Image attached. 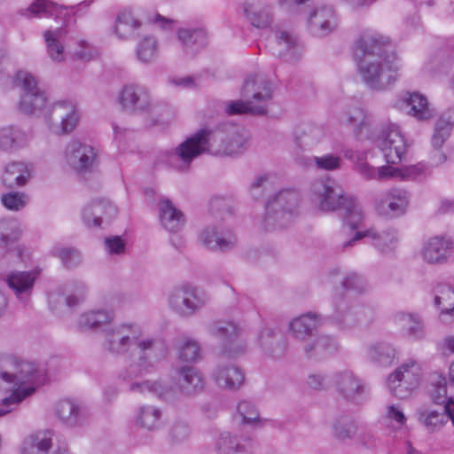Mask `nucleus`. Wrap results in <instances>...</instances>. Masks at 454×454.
I'll use <instances>...</instances> for the list:
<instances>
[{
  "label": "nucleus",
  "instance_id": "nucleus-1",
  "mask_svg": "<svg viewBox=\"0 0 454 454\" xmlns=\"http://www.w3.org/2000/svg\"><path fill=\"white\" fill-rule=\"evenodd\" d=\"M248 140L247 132L236 125L224 124L214 130L203 128L186 137L176 146L160 151L157 162L176 172L185 174L201 155L239 154L247 149Z\"/></svg>",
  "mask_w": 454,
  "mask_h": 454
},
{
  "label": "nucleus",
  "instance_id": "nucleus-2",
  "mask_svg": "<svg viewBox=\"0 0 454 454\" xmlns=\"http://www.w3.org/2000/svg\"><path fill=\"white\" fill-rule=\"evenodd\" d=\"M103 347L112 355L137 357L141 369L138 371L137 366L130 365L120 374L123 380L143 376V372L146 371L147 367H152L151 359L156 357L158 351L161 349L160 340L145 336L143 328L136 323H121L106 328Z\"/></svg>",
  "mask_w": 454,
  "mask_h": 454
},
{
  "label": "nucleus",
  "instance_id": "nucleus-3",
  "mask_svg": "<svg viewBox=\"0 0 454 454\" xmlns=\"http://www.w3.org/2000/svg\"><path fill=\"white\" fill-rule=\"evenodd\" d=\"M311 200L324 212L342 210L348 226H344L338 233L337 241L356 230L362 223L364 215L361 205L352 197L345 194L330 178L316 180L310 189Z\"/></svg>",
  "mask_w": 454,
  "mask_h": 454
},
{
  "label": "nucleus",
  "instance_id": "nucleus-4",
  "mask_svg": "<svg viewBox=\"0 0 454 454\" xmlns=\"http://www.w3.org/2000/svg\"><path fill=\"white\" fill-rule=\"evenodd\" d=\"M0 379L12 386L11 395L0 401V417L11 412L13 405L33 395L46 380L45 371L28 361L10 358L6 369L0 372Z\"/></svg>",
  "mask_w": 454,
  "mask_h": 454
},
{
  "label": "nucleus",
  "instance_id": "nucleus-5",
  "mask_svg": "<svg viewBox=\"0 0 454 454\" xmlns=\"http://www.w3.org/2000/svg\"><path fill=\"white\" fill-rule=\"evenodd\" d=\"M241 96L243 99L225 103L228 115H265L273 98L272 83L263 74L251 75L244 82Z\"/></svg>",
  "mask_w": 454,
  "mask_h": 454
},
{
  "label": "nucleus",
  "instance_id": "nucleus-6",
  "mask_svg": "<svg viewBox=\"0 0 454 454\" xmlns=\"http://www.w3.org/2000/svg\"><path fill=\"white\" fill-rule=\"evenodd\" d=\"M377 143L388 165L377 168L376 180L397 178L398 168L392 167L390 164L399 163L406 151V143L399 127L392 122L383 125Z\"/></svg>",
  "mask_w": 454,
  "mask_h": 454
},
{
  "label": "nucleus",
  "instance_id": "nucleus-7",
  "mask_svg": "<svg viewBox=\"0 0 454 454\" xmlns=\"http://www.w3.org/2000/svg\"><path fill=\"white\" fill-rule=\"evenodd\" d=\"M300 200V193L293 189L277 193L266 204L264 229L274 231L287 227L298 214Z\"/></svg>",
  "mask_w": 454,
  "mask_h": 454
},
{
  "label": "nucleus",
  "instance_id": "nucleus-8",
  "mask_svg": "<svg viewBox=\"0 0 454 454\" xmlns=\"http://www.w3.org/2000/svg\"><path fill=\"white\" fill-rule=\"evenodd\" d=\"M363 82L370 90L381 91L389 89L399 77V60H357Z\"/></svg>",
  "mask_w": 454,
  "mask_h": 454
},
{
  "label": "nucleus",
  "instance_id": "nucleus-9",
  "mask_svg": "<svg viewBox=\"0 0 454 454\" xmlns=\"http://www.w3.org/2000/svg\"><path fill=\"white\" fill-rule=\"evenodd\" d=\"M14 84L22 90L19 109L25 114H38L46 106L44 91L37 86L36 78L29 72L20 70L14 77Z\"/></svg>",
  "mask_w": 454,
  "mask_h": 454
},
{
  "label": "nucleus",
  "instance_id": "nucleus-10",
  "mask_svg": "<svg viewBox=\"0 0 454 454\" xmlns=\"http://www.w3.org/2000/svg\"><path fill=\"white\" fill-rule=\"evenodd\" d=\"M354 55L356 60H398L387 37L378 33H364L356 41Z\"/></svg>",
  "mask_w": 454,
  "mask_h": 454
},
{
  "label": "nucleus",
  "instance_id": "nucleus-11",
  "mask_svg": "<svg viewBox=\"0 0 454 454\" xmlns=\"http://www.w3.org/2000/svg\"><path fill=\"white\" fill-rule=\"evenodd\" d=\"M367 312V308L358 299L342 295L333 301L331 318L340 329L347 330L366 322Z\"/></svg>",
  "mask_w": 454,
  "mask_h": 454
},
{
  "label": "nucleus",
  "instance_id": "nucleus-12",
  "mask_svg": "<svg viewBox=\"0 0 454 454\" xmlns=\"http://www.w3.org/2000/svg\"><path fill=\"white\" fill-rule=\"evenodd\" d=\"M353 230L347 236H344L337 242V247L342 251L348 250L356 245V243L363 238H369L372 245L381 252H387L395 247L398 237L397 231L392 227L378 230L370 228L365 231Z\"/></svg>",
  "mask_w": 454,
  "mask_h": 454
},
{
  "label": "nucleus",
  "instance_id": "nucleus-13",
  "mask_svg": "<svg viewBox=\"0 0 454 454\" xmlns=\"http://www.w3.org/2000/svg\"><path fill=\"white\" fill-rule=\"evenodd\" d=\"M207 294L192 285L176 287L168 296L170 308L183 317H190L206 305Z\"/></svg>",
  "mask_w": 454,
  "mask_h": 454
},
{
  "label": "nucleus",
  "instance_id": "nucleus-14",
  "mask_svg": "<svg viewBox=\"0 0 454 454\" xmlns=\"http://www.w3.org/2000/svg\"><path fill=\"white\" fill-rule=\"evenodd\" d=\"M240 331L231 321H215L207 326L208 333L220 341L223 353L230 357L246 351L247 346L239 337Z\"/></svg>",
  "mask_w": 454,
  "mask_h": 454
},
{
  "label": "nucleus",
  "instance_id": "nucleus-15",
  "mask_svg": "<svg viewBox=\"0 0 454 454\" xmlns=\"http://www.w3.org/2000/svg\"><path fill=\"white\" fill-rule=\"evenodd\" d=\"M331 380L338 395L346 402L359 404L364 401L366 384L353 371H337L333 373Z\"/></svg>",
  "mask_w": 454,
  "mask_h": 454
},
{
  "label": "nucleus",
  "instance_id": "nucleus-16",
  "mask_svg": "<svg viewBox=\"0 0 454 454\" xmlns=\"http://www.w3.org/2000/svg\"><path fill=\"white\" fill-rule=\"evenodd\" d=\"M117 100L121 109L129 114H145L152 109V98L148 89L137 83L123 85Z\"/></svg>",
  "mask_w": 454,
  "mask_h": 454
},
{
  "label": "nucleus",
  "instance_id": "nucleus-17",
  "mask_svg": "<svg viewBox=\"0 0 454 454\" xmlns=\"http://www.w3.org/2000/svg\"><path fill=\"white\" fill-rule=\"evenodd\" d=\"M454 127V110H448L442 114L437 120L431 139L432 151L430 160L433 166H439L444 163L447 157L442 152V147L449 138Z\"/></svg>",
  "mask_w": 454,
  "mask_h": 454
},
{
  "label": "nucleus",
  "instance_id": "nucleus-18",
  "mask_svg": "<svg viewBox=\"0 0 454 454\" xmlns=\"http://www.w3.org/2000/svg\"><path fill=\"white\" fill-rule=\"evenodd\" d=\"M40 275V270L29 271H11L6 277V284L12 291L18 301L26 308L31 300L35 280Z\"/></svg>",
  "mask_w": 454,
  "mask_h": 454
},
{
  "label": "nucleus",
  "instance_id": "nucleus-19",
  "mask_svg": "<svg viewBox=\"0 0 454 454\" xmlns=\"http://www.w3.org/2000/svg\"><path fill=\"white\" fill-rule=\"evenodd\" d=\"M200 239L207 248L213 251L228 252L237 246V237L233 231L222 226H207L200 232Z\"/></svg>",
  "mask_w": 454,
  "mask_h": 454
},
{
  "label": "nucleus",
  "instance_id": "nucleus-20",
  "mask_svg": "<svg viewBox=\"0 0 454 454\" xmlns=\"http://www.w3.org/2000/svg\"><path fill=\"white\" fill-rule=\"evenodd\" d=\"M338 27V20L333 8L320 6L313 9L308 17L309 33L318 38L325 37Z\"/></svg>",
  "mask_w": 454,
  "mask_h": 454
},
{
  "label": "nucleus",
  "instance_id": "nucleus-21",
  "mask_svg": "<svg viewBox=\"0 0 454 454\" xmlns=\"http://www.w3.org/2000/svg\"><path fill=\"white\" fill-rule=\"evenodd\" d=\"M323 323L324 317L321 314L309 311L293 318L288 329L294 340L303 343L317 336Z\"/></svg>",
  "mask_w": 454,
  "mask_h": 454
},
{
  "label": "nucleus",
  "instance_id": "nucleus-22",
  "mask_svg": "<svg viewBox=\"0 0 454 454\" xmlns=\"http://www.w3.org/2000/svg\"><path fill=\"white\" fill-rule=\"evenodd\" d=\"M66 157L70 167L79 173L90 171L97 161L95 149L78 140H73L67 145Z\"/></svg>",
  "mask_w": 454,
  "mask_h": 454
},
{
  "label": "nucleus",
  "instance_id": "nucleus-23",
  "mask_svg": "<svg viewBox=\"0 0 454 454\" xmlns=\"http://www.w3.org/2000/svg\"><path fill=\"white\" fill-rule=\"evenodd\" d=\"M49 123L53 124L55 121H60V132L67 134L74 129L79 121V113L75 104L72 101H59L54 103L45 114Z\"/></svg>",
  "mask_w": 454,
  "mask_h": 454
},
{
  "label": "nucleus",
  "instance_id": "nucleus-24",
  "mask_svg": "<svg viewBox=\"0 0 454 454\" xmlns=\"http://www.w3.org/2000/svg\"><path fill=\"white\" fill-rule=\"evenodd\" d=\"M453 248L451 239L442 236L431 237L424 241L420 254L422 259L430 264L446 262Z\"/></svg>",
  "mask_w": 454,
  "mask_h": 454
},
{
  "label": "nucleus",
  "instance_id": "nucleus-25",
  "mask_svg": "<svg viewBox=\"0 0 454 454\" xmlns=\"http://www.w3.org/2000/svg\"><path fill=\"white\" fill-rule=\"evenodd\" d=\"M212 379L218 387L237 391L245 383V373L237 365L224 364L215 367L212 373Z\"/></svg>",
  "mask_w": 454,
  "mask_h": 454
},
{
  "label": "nucleus",
  "instance_id": "nucleus-26",
  "mask_svg": "<svg viewBox=\"0 0 454 454\" xmlns=\"http://www.w3.org/2000/svg\"><path fill=\"white\" fill-rule=\"evenodd\" d=\"M129 390L138 394L151 393L166 402H175L178 399V390L176 387L160 380L133 381L129 384Z\"/></svg>",
  "mask_w": 454,
  "mask_h": 454
},
{
  "label": "nucleus",
  "instance_id": "nucleus-27",
  "mask_svg": "<svg viewBox=\"0 0 454 454\" xmlns=\"http://www.w3.org/2000/svg\"><path fill=\"white\" fill-rule=\"evenodd\" d=\"M177 387L180 394L193 396L203 391L205 380L202 374L193 366H182L176 369Z\"/></svg>",
  "mask_w": 454,
  "mask_h": 454
},
{
  "label": "nucleus",
  "instance_id": "nucleus-28",
  "mask_svg": "<svg viewBox=\"0 0 454 454\" xmlns=\"http://www.w3.org/2000/svg\"><path fill=\"white\" fill-rule=\"evenodd\" d=\"M409 201L410 195L407 191L392 188L386 192L379 210L387 216L398 217L406 212Z\"/></svg>",
  "mask_w": 454,
  "mask_h": 454
},
{
  "label": "nucleus",
  "instance_id": "nucleus-29",
  "mask_svg": "<svg viewBox=\"0 0 454 454\" xmlns=\"http://www.w3.org/2000/svg\"><path fill=\"white\" fill-rule=\"evenodd\" d=\"M54 431L37 430L28 434L22 442L21 454H52Z\"/></svg>",
  "mask_w": 454,
  "mask_h": 454
},
{
  "label": "nucleus",
  "instance_id": "nucleus-30",
  "mask_svg": "<svg viewBox=\"0 0 454 454\" xmlns=\"http://www.w3.org/2000/svg\"><path fill=\"white\" fill-rule=\"evenodd\" d=\"M117 208L110 201L98 200L89 203L82 210V219L88 227H99L104 217L112 218Z\"/></svg>",
  "mask_w": 454,
  "mask_h": 454
},
{
  "label": "nucleus",
  "instance_id": "nucleus-31",
  "mask_svg": "<svg viewBox=\"0 0 454 454\" xmlns=\"http://www.w3.org/2000/svg\"><path fill=\"white\" fill-rule=\"evenodd\" d=\"M270 43L273 54L279 57L289 56L290 59H297L301 51L297 36L287 30L275 31L274 41Z\"/></svg>",
  "mask_w": 454,
  "mask_h": 454
},
{
  "label": "nucleus",
  "instance_id": "nucleus-32",
  "mask_svg": "<svg viewBox=\"0 0 454 454\" xmlns=\"http://www.w3.org/2000/svg\"><path fill=\"white\" fill-rule=\"evenodd\" d=\"M141 27L142 22L135 17L133 12L125 8L117 13L113 32L120 40H130L137 35Z\"/></svg>",
  "mask_w": 454,
  "mask_h": 454
},
{
  "label": "nucleus",
  "instance_id": "nucleus-33",
  "mask_svg": "<svg viewBox=\"0 0 454 454\" xmlns=\"http://www.w3.org/2000/svg\"><path fill=\"white\" fill-rule=\"evenodd\" d=\"M31 167L22 161L8 163L2 175V183L6 187L12 189L25 186L31 178Z\"/></svg>",
  "mask_w": 454,
  "mask_h": 454
},
{
  "label": "nucleus",
  "instance_id": "nucleus-34",
  "mask_svg": "<svg viewBox=\"0 0 454 454\" xmlns=\"http://www.w3.org/2000/svg\"><path fill=\"white\" fill-rule=\"evenodd\" d=\"M114 319V312L111 309H94L81 314L76 325L81 332L101 329L111 324Z\"/></svg>",
  "mask_w": 454,
  "mask_h": 454
},
{
  "label": "nucleus",
  "instance_id": "nucleus-35",
  "mask_svg": "<svg viewBox=\"0 0 454 454\" xmlns=\"http://www.w3.org/2000/svg\"><path fill=\"white\" fill-rule=\"evenodd\" d=\"M43 35L49 58L56 63L65 61L64 40L67 35L66 28L57 27L55 29H47L43 32Z\"/></svg>",
  "mask_w": 454,
  "mask_h": 454
},
{
  "label": "nucleus",
  "instance_id": "nucleus-36",
  "mask_svg": "<svg viewBox=\"0 0 454 454\" xmlns=\"http://www.w3.org/2000/svg\"><path fill=\"white\" fill-rule=\"evenodd\" d=\"M27 134L16 125L0 127V151L12 153L27 145Z\"/></svg>",
  "mask_w": 454,
  "mask_h": 454
},
{
  "label": "nucleus",
  "instance_id": "nucleus-37",
  "mask_svg": "<svg viewBox=\"0 0 454 454\" xmlns=\"http://www.w3.org/2000/svg\"><path fill=\"white\" fill-rule=\"evenodd\" d=\"M159 219L161 225L171 232H177L184 225V216L168 199H162L159 204Z\"/></svg>",
  "mask_w": 454,
  "mask_h": 454
},
{
  "label": "nucleus",
  "instance_id": "nucleus-38",
  "mask_svg": "<svg viewBox=\"0 0 454 454\" xmlns=\"http://www.w3.org/2000/svg\"><path fill=\"white\" fill-rule=\"evenodd\" d=\"M84 409L76 402L64 399L56 404L55 412L63 424L67 427L81 426L85 420Z\"/></svg>",
  "mask_w": 454,
  "mask_h": 454
},
{
  "label": "nucleus",
  "instance_id": "nucleus-39",
  "mask_svg": "<svg viewBox=\"0 0 454 454\" xmlns=\"http://www.w3.org/2000/svg\"><path fill=\"white\" fill-rule=\"evenodd\" d=\"M86 290L85 285L80 283L74 294L66 295L59 291L51 293L48 298L49 306L55 312H61L66 308H74L84 300Z\"/></svg>",
  "mask_w": 454,
  "mask_h": 454
},
{
  "label": "nucleus",
  "instance_id": "nucleus-40",
  "mask_svg": "<svg viewBox=\"0 0 454 454\" xmlns=\"http://www.w3.org/2000/svg\"><path fill=\"white\" fill-rule=\"evenodd\" d=\"M402 104L407 113L419 121H427L434 116V110L429 107L427 98L419 93H406Z\"/></svg>",
  "mask_w": 454,
  "mask_h": 454
},
{
  "label": "nucleus",
  "instance_id": "nucleus-41",
  "mask_svg": "<svg viewBox=\"0 0 454 454\" xmlns=\"http://www.w3.org/2000/svg\"><path fill=\"white\" fill-rule=\"evenodd\" d=\"M303 351L308 358L319 359L338 348L336 340L329 335H321L303 342Z\"/></svg>",
  "mask_w": 454,
  "mask_h": 454
},
{
  "label": "nucleus",
  "instance_id": "nucleus-42",
  "mask_svg": "<svg viewBox=\"0 0 454 454\" xmlns=\"http://www.w3.org/2000/svg\"><path fill=\"white\" fill-rule=\"evenodd\" d=\"M177 36L184 51L192 56L207 44V32L202 28H180Z\"/></svg>",
  "mask_w": 454,
  "mask_h": 454
},
{
  "label": "nucleus",
  "instance_id": "nucleus-43",
  "mask_svg": "<svg viewBox=\"0 0 454 454\" xmlns=\"http://www.w3.org/2000/svg\"><path fill=\"white\" fill-rule=\"evenodd\" d=\"M258 341L263 351L272 356L280 358L285 351L282 334L275 329L264 327L259 333Z\"/></svg>",
  "mask_w": 454,
  "mask_h": 454
},
{
  "label": "nucleus",
  "instance_id": "nucleus-44",
  "mask_svg": "<svg viewBox=\"0 0 454 454\" xmlns=\"http://www.w3.org/2000/svg\"><path fill=\"white\" fill-rule=\"evenodd\" d=\"M357 429L355 419L346 414L337 416L331 424L332 435L339 442L351 441L356 434Z\"/></svg>",
  "mask_w": 454,
  "mask_h": 454
},
{
  "label": "nucleus",
  "instance_id": "nucleus-45",
  "mask_svg": "<svg viewBox=\"0 0 454 454\" xmlns=\"http://www.w3.org/2000/svg\"><path fill=\"white\" fill-rule=\"evenodd\" d=\"M434 305L441 311L442 321L448 323L454 311V289L446 284H440L434 290Z\"/></svg>",
  "mask_w": 454,
  "mask_h": 454
},
{
  "label": "nucleus",
  "instance_id": "nucleus-46",
  "mask_svg": "<svg viewBox=\"0 0 454 454\" xmlns=\"http://www.w3.org/2000/svg\"><path fill=\"white\" fill-rule=\"evenodd\" d=\"M161 411L153 405H143L137 413L135 424L137 427L147 430L155 431L160 428Z\"/></svg>",
  "mask_w": 454,
  "mask_h": 454
},
{
  "label": "nucleus",
  "instance_id": "nucleus-47",
  "mask_svg": "<svg viewBox=\"0 0 454 454\" xmlns=\"http://www.w3.org/2000/svg\"><path fill=\"white\" fill-rule=\"evenodd\" d=\"M395 324L401 327L409 336L419 339L423 336L424 326L420 317L417 314L397 312L395 315Z\"/></svg>",
  "mask_w": 454,
  "mask_h": 454
},
{
  "label": "nucleus",
  "instance_id": "nucleus-48",
  "mask_svg": "<svg viewBox=\"0 0 454 454\" xmlns=\"http://www.w3.org/2000/svg\"><path fill=\"white\" fill-rule=\"evenodd\" d=\"M158 41L153 35L144 36L137 43L136 54L137 59L145 64L153 62L158 56Z\"/></svg>",
  "mask_w": 454,
  "mask_h": 454
},
{
  "label": "nucleus",
  "instance_id": "nucleus-49",
  "mask_svg": "<svg viewBox=\"0 0 454 454\" xmlns=\"http://www.w3.org/2000/svg\"><path fill=\"white\" fill-rule=\"evenodd\" d=\"M397 373L398 378L405 384L414 389L419 387L420 383V367L414 360L403 364L392 372V374Z\"/></svg>",
  "mask_w": 454,
  "mask_h": 454
},
{
  "label": "nucleus",
  "instance_id": "nucleus-50",
  "mask_svg": "<svg viewBox=\"0 0 454 454\" xmlns=\"http://www.w3.org/2000/svg\"><path fill=\"white\" fill-rule=\"evenodd\" d=\"M395 348L385 342L373 344L369 349V356L380 365L387 366L393 364L395 358Z\"/></svg>",
  "mask_w": 454,
  "mask_h": 454
},
{
  "label": "nucleus",
  "instance_id": "nucleus-51",
  "mask_svg": "<svg viewBox=\"0 0 454 454\" xmlns=\"http://www.w3.org/2000/svg\"><path fill=\"white\" fill-rule=\"evenodd\" d=\"M215 449L218 454H239L243 452L244 446L230 432H223L216 440Z\"/></svg>",
  "mask_w": 454,
  "mask_h": 454
},
{
  "label": "nucleus",
  "instance_id": "nucleus-52",
  "mask_svg": "<svg viewBox=\"0 0 454 454\" xmlns=\"http://www.w3.org/2000/svg\"><path fill=\"white\" fill-rule=\"evenodd\" d=\"M20 231L15 220H0V247L7 248L18 239Z\"/></svg>",
  "mask_w": 454,
  "mask_h": 454
},
{
  "label": "nucleus",
  "instance_id": "nucleus-53",
  "mask_svg": "<svg viewBox=\"0 0 454 454\" xmlns=\"http://www.w3.org/2000/svg\"><path fill=\"white\" fill-rule=\"evenodd\" d=\"M200 348L196 341L191 339L182 340L177 346V358L184 363H195L200 358Z\"/></svg>",
  "mask_w": 454,
  "mask_h": 454
},
{
  "label": "nucleus",
  "instance_id": "nucleus-54",
  "mask_svg": "<svg viewBox=\"0 0 454 454\" xmlns=\"http://www.w3.org/2000/svg\"><path fill=\"white\" fill-rule=\"evenodd\" d=\"M245 12L251 24L255 27H267L272 22V12L270 6H263L253 10L245 8Z\"/></svg>",
  "mask_w": 454,
  "mask_h": 454
},
{
  "label": "nucleus",
  "instance_id": "nucleus-55",
  "mask_svg": "<svg viewBox=\"0 0 454 454\" xmlns=\"http://www.w3.org/2000/svg\"><path fill=\"white\" fill-rule=\"evenodd\" d=\"M29 195L22 192H9L1 196L3 206L11 211H20L29 202Z\"/></svg>",
  "mask_w": 454,
  "mask_h": 454
},
{
  "label": "nucleus",
  "instance_id": "nucleus-56",
  "mask_svg": "<svg viewBox=\"0 0 454 454\" xmlns=\"http://www.w3.org/2000/svg\"><path fill=\"white\" fill-rule=\"evenodd\" d=\"M237 412L244 424L254 425L261 421L259 411L251 401H240L237 405Z\"/></svg>",
  "mask_w": 454,
  "mask_h": 454
},
{
  "label": "nucleus",
  "instance_id": "nucleus-57",
  "mask_svg": "<svg viewBox=\"0 0 454 454\" xmlns=\"http://www.w3.org/2000/svg\"><path fill=\"white\" fill-rule=\"evenodd\" d=\"M52 253L67 268H74L82 262L81 253L74 247H54Z\"/></svg>",
  "mask_w": 454,
  "mask_h": 454
},
{
  "label": "nucleus",
  "instance_id": "nucleus-58",
  "mask_svg": "<svg viewBox=\"0 0 454 454\" xmlns=\"http://www.w3.org/2000/svg\"><path fill=\"white\" fill-rule=\"evenodd\" d=\"M55 9V4L48 0H35L27 9L21 10L22 16L27 18L46 17L51 15Z\"/></svg>",
  "mask_w": 454,
  "mask_h": 454
},
{
  "label": "nucleus",
  "instance_id": "nucleus-59",
  "mask_svg": "<svg viewBox=\"0 0 454 454\" xmlns=\"http://www.w3.org/2000/svg\"><path fill=\"white\" fill-rule=\"evenodd\" d=\"M341 286L345 291H353L358 294H363L368 291L366 281L359 274L353 271L343 277Z\"/></svg>",
  "mask_w": 454,
  "mask_h": 454
},
{
  "label": "nucleus",
  "instance_id": "nucleus-60",
  "mask_svg": "<svg viewBox=\"0 0 454 454\" xmlns=\"http://www.w3.org/2000/svg\"><path fill=\"white\" fill-rule=\"evenodd\" d=\"M387 385L390 392L399 399H405L410 396L411 392L414 390L413 387L405 384L403 380L398 378L397 374H390L387 379Z\"/></svg>",
  "mask_w": 454,
  "mask_h": 454
},
{
  "label": "nucleus",
  "instance_id": "nucleus-61",
  "mask_svg": "<svg viewBox=\"0 0 454 454\" xmlns=\"http://www.w3.org/2000/svg\"><path fill=\"white\" fill-rule=\"evenodd\" d=\"M340 121L344 124L362 127L365 123V114L360 106H350L341 114Z\"/></svg>",
  "mask_w": 454,
  "mask_h": 454
},
{
  "label": "nucleus",
  "instance_id": "nucleus-62",
  "mask_svg": "<svg viewBox=\"0 0 454 454\" xmlns=\"http://www.w3.org/2000/svg\"><path fill=\"white\" fill-rule=\"evenodd\" d=\"M320 130L317 127L305 126L300 129L296 134V141L299 146H309L319 140Z\"/></svg>",
  "mask_w": 454,
  "mask_h": 454
},
{
  "label": "nucleus",
  "instance_id": "nucleus-63",
  "mask_svg": "<svg viewBox=\"0 0 454 454\" xmlns=\"http://www.w3.org/2000/svg\"><path fill=\"white\" fill-rule=\"evenodd\" d=\"M312 160L317 169L325 171L339 169L341 164V158L333 153L315 156Z\"/></svg>",
  "mask_w": 454,
  "mask_h": 454
},
{
  "label": "nucleus",
  "instance_id": "nucleus-64",
  "mask_svg": "<svg viewBox=\"0 0 454 454\" xmlns=\"http://www.w3.org/2000/svg\"><path fill=\"white\" fill-rule=\"evenodd\" d=\"M397 179L402 181H413L423 176L425 173V165L418 163L411 166L398 168Z\"/></svg>",
  "mask_w": 454,
  "mask_h": 454
}]
</instances>
